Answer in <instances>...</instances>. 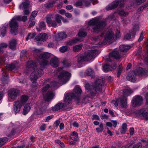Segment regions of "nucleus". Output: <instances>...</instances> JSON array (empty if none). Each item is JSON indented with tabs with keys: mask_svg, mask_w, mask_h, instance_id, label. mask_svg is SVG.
I'll list each match as a JSON object with an SVG mask.
<instances>
[{
	"mask_svg": "<svg viewBox=\"0 0 148 148\" xmlns=\"http://www.w3.org/2000/svg\"><path fill=\"white\" fill-rule=\"evenodd\" d=\"M47 39V38H35V40L37 41L44 42Z\"/></svg>",
	"mask_w": 148,
	"mask_h": 148,
	"instance_id": "44",
	"label": "nucleus"
},
{
	"mask_svg": "<svg viewBox=\"0 0 148 148\" xmlns=\"http://www.w3.org/2000/svg\"><path fill=\"white\" fill-rule=\"evenodd\" d=\"M7 138L6 137L0 138V147L2 146L7 141Z\"/></svg>",
	"mask_w": 148,
	"mask_h": 148,
	"instance_id": "41",
	"label": "nucleus"
},
{
	"mask_svg": "<svg viewBox=\"0 0 148 148\" xmlns=\"http://www.w3.org/2000/svg\"><path fill=\"white\" fill-rule=\"evenodd\" d=\"M119 4V1H116L113 2L108 5L107 7V10H110L115 8Z\"/></svg>",
	"mask_w": 148,
	"mask_h": 148,
	"instance_id": "22",
	"label": "nucleus"
},
{
	"mask_svg": "<svg viewBox=\"0 0 148 148\" xmlns=\"http://www.w3.org/2000/svg\"><path fill=\"white\" fill-rule=\"evenodd\" d=\"M49 87V85L47 84L43 87L41 90L44 98L47 101H49L52 99L54 95L53 92L51 91H48L46 93Z\"/></svg>",
	"mask_w": 148,
	"mask_h": 148,
	"instance_id": "9",
	"label": "nucleus"
},
{
	"mask_svg": "<svg viewBox=\"0 0 148 148\" xmlns=\"http://www.w3.org/2000/svg\"><path fill=\"white\" fill-rule=\"evenodd\" d=\"M65 15L66 17L68 18H70L72 17V15L71 14L69 13H66Z\"/></svg>",
	"mask_w": 148,
	"mask_h": 148,
	"instance_id": "60",
	"label": "nucleus"
},
{
	"mask_svg": "<svg viewBox=\"0 0 148 148\" xmlns=\"http://www.w3.org/2000/svg\"><path fill=\"white\" fill-rule=\"evenodd\" d=\"M53 115H50L47 116L45 120V122H48L51 119H52L53 118Z\"/></svg>",
	"mask_w": 148,
	"mask_h": 148,
	"instance_id": "59",
	"label": "nucleus"
},
{
	"mask_svg": "<svg viewBox=\"0 0 148 148\" xmlns=\"http://www.w3.org/2000/svg\"><path fill=\"white\" fill-rule=\"evenodd\" d=\"M146 0H136V3L138 5H140L145 2Z\"/></svg>",
	"mask_w": 148,
	"mask_h": 148,
	"instance_id": "53",
	"label": "nucleus"
},
{
	"mask_svg": "<svg viewBox=\"0 0 148 148\" xmlns=\"http://www.w3.org/2000/svg\"><path fill=\"white\" fill-rule=\"evenodd\" d=\"M46 127V125L45 124L42 125L40 127V129L42 131H44L45 130Z\"/></svg>",
	"mask_w": 148,
	"mask_h": 148,
	"instance_id": "62",
	"label": "nucleus"
},
{
	"mask_svg": "<svg viewBox=\"0 0 148 148\" xmlns=\"http://www.w3.org/2000/svg\"><path fill=\"white\" fill-rule=\"evenodd\" d=\"M36 33H29L28 34V35L27 37H34L36 36Z\"/></svg>",
	"mask_w": 148,
	"mask_h": 148,
	"instance_id": "56",
	"label": "nucleus"
},
{
	"mask_svg": "<svg viewBox=\"0 0 148 148\" xmlns=\"http://www.w3.org/2000/svg\"><path fill=\"white\" fill-rule=\"evenodd\" d=\"M68 49V47L67 46H62L59 49V51L62 53H64L66 52Z\"/></svg>",
	"mask_w": 148,
	"mask_h": 148,
	"instance_id": "43",
	"label": "nucleus"
},
{
	"mask_svg": "<svg viewBox=\"0 0 148 148\" xmlns=\"http://www.w3.org/2000/svg\"><path fill=\"white\" fill-rule=\"evenodd\" d=\"M118 13L121 16H125L127 15L128 13L127 12H125L123 10L120 11H119Z\"/></svg>",
	"mask_w": 148,
	"mask_h": 148,
	"instance_id": "48",
	"label": "nucleus"
},
{
	"mask_svg": "<svg viewBox=\"0 0 148 148\" xmlns=\"http://www.w3.org/2000/svg\"><path fill=\"white\" fill-rule=\"evenodd\" d=\"M22 106L23 104L19 101H15L13 105L12 112L15 114L19 113Z\"/></svg>",
	"mask_w": 148,
	"mask_h": 148,
	"instance_id": "10",
	"label": "nucleus"
},
{
	"mask_svg": "<svg viewBox=\"0 0 148 148\" xmlns=\"http://www.w3.org/2000/svg\"><path fill=\"white\" fill-rule=\"evenodd\" d=\"M59 13L62 15L65 14H66L65 10L63 9L60 10L59 11Z\"/></svg>",
	"mask_w": 148,
	"mask_h": 148,
	"instance_id": "64",
	"label": "nucleus"
},
{
	"mask_svg": "<svg viewBox=\"0 0 148 148\" xmlns=\"http://www.w3.org/2000/svg\"><path fill=\"white\" fill-rule=\"evenodd\" d=\"M8 27V25L5 24L2 27H0V36H5L6 34V31Z\"/></svg>",
	"mask_w": 148,
	"mask_h": 148,
	"instance_id": "17",
	"label": "nucleus"
},
{
	"mask_svg": "<svg viewBox=\"0 0 148 148\" xmlns=\"http://www.w3.org/2000/svg\"><path fill=\"white\" fill-rule=\"evenodd\" d=\"M88 24L89 26L91 27L94 31L96 32L100 31L106 25L105 22H99L96 19H93L90 21Z\"/></svg>",
	"mask_w": 148,
	"mask_h": 148,
	"instance_id": "7",
	"label": "nucleus"
},
{
	"mask_svg": "<svg viewBox=\"0 0 148 148\" xmlns=\"http://www.w3.org/2000/svg\"><path fill=\"white\" fill-rule=\"evenodd\" d=\"M109 56L110 57L114 58L116 59H119L121 57V56L119 54L118 52L116 51H114L110 53Z\"/></svg>",
	"mask_w": 148,
	"mask_h": 148,
	"instance_id": "23",
	"label": "nucleus"
},
{
	"mask_svg": "<svg viewBox=\"0 0 148 148\" xmlns=\"http://www.w3.org/2000/svg\"><path fill=\"white\" fill-rule=\"evenodd\" d=\"M139 26L138 25H136L134 26L133 28V31L131 33V36H134L136 34V32L138 31Z\"/></svg>",
	"mask_w": 148,
	"mask_h": 148,
	"instance_id": "31",
	"label": "nucleus"
},
{
	"mask_svg": "<svg viewBox=\"0 0 148 148\" xmlns=\"http://www.w3.org/2000/svg\"><path fill=\"white\" fill-rule=\"evenodd\" d=\"M35 18H32V17H30L29 19V26L30 27H32L34 26L35 24V22L34 21Z\"/></svg>",
	"mask_w": 148,
	"mask_h": 148,
	"instance_id": "38",
	"label": "nucleus"
},
{
	"mask_svg": "<svg viewBox=\"0 0 148 148\" xmlns=\"http://www.w3.org/2000/svg\"><path fill=\"white\" fill-rule=\"evenodd\" d=\"M53 36L55 37H66L70 36L66 35L64 32H60L57 34L54 33Z\"/></svg>",
	"mask_w": 148,
	"mask_h": 148,
	"instance_id": "29",
	"label": "nucleus"
},
{
	"mask_svg": "<svg viewBox=\"0 0 148 148\" xmlns=\"http://www.w3.org/2000/svg\"><path fill=\"white\" fill-rule=\"evenodd\" d=\"M82 91L80 88L78 87H75L74 89L73 93H68L65 95L64 99L65 104L63 103H58L52 107V109L53 110L57 111L63 108L65 105L69 104L71 103L72 99H78Z\"/></svg>",
	"mask_w": 148,
	"mask_h": 148,
	"instance_id": "2",
	"label": "nucleus"
},
{
	"mask_svg": "<svg viewBox=\"0 0 148 148\" xmlns=\"http://www.w3.org/2000/svg\"><path fill=\"white\" fill-rule=\"evenodd\" d=\"M112 103L115 107L119 106L120 109L121 111H123V109L127 108V100L126 97L122 96L117 100H113Z\"/></svg>",
	"mask_w": 148,
	"mask_h": 148,
	"instance_id": "8",
	"label": "nucleus"
},
{
	"mask_svg": "<svg viewBox=\"0 0 148 148\" xmlns=\"http://www.w3.org/2000/svg\"><path fill=\"white\" fill-rule=\"evenodd\" d=\"M143 99L141 97L136 96L134 97L132 101V106L134 107L138 106L143 103Z\"/></svg>",
	"mask_w": 148,
	"mask_h": 148,
	"instance_id": "13",
	"label": "nucleus"
},
{
	"mask_svg": "<svg viewBox=\"0 0 148 148\" xmlns=\"http://www.w3.org/2000/svg\"><path fill=\"white\" fill-rule=\"evenodd\" d=\"M51 36L49 34H47L45 33H40L38 37H48Z\"/></svg>",
	"mask_w": 148,
	"mask_h": 148,
	"instance_id": "49",
	"label": "nucleus"
},
{
	"mask_svg": "<svg viewBox=\"0 0 148 148\" xmlns=\"http://www.w3.org/2000/svg\"><path fill=\"white\" fill-rule=\"evenodd\" d=\"M87 33L84 31L82 30H79L77 35L79 37H85L86 36Z\"/></svg>",
	"mask_w": 148,
	"mask_h": 148,
	"instance_id": "35",
	"label": "nucleus"
},
{
	"mask_svg": "<svg viewBox=\"0 0 148 148\" xmlns=\"http://www.w3.org/2000/svg\"><path fill=\"white\" fill-rule=\"evenodd\" d=\"M142 145L140 143H138L136 145L134 146L133 148H141Z\"/></svg>",
	"mask_w": 148,
	"mask_h": 148,
	"instance_id": "57",
	"label": "nucleus"
},
{
	"mask_svg": "<svg viewBox=\"0 0 148 148\" xmlns=\"http://www.w3.org/2000/svg\"><path fill=\"white\" fill-rule=\"evenodd\" d=\"M27 17L25 16H16L14 17L10 21L9 26L11 28L10 33L13 36L16 35L18 33V25L17 21H22L25 22L27 21Z\"/></svg>",
	"mask_w": 148,
	"mask_h": 148,
	"instance_id": "5",
	"label": "nucleus"
},
{
	"mask_svg": "<svg viewBox=\"0 0 148 148\" xmlns=\"http://www.w3.org/2000/svg\"><path fill=\"white\" fill-rule=\"evenodd\" d=\"M82 47V45L81 44L75 45L73 47V50L75 52H77L81 50Z\"/></svg>",
	"mask_w": 148,
	"mask_h": 148,
	"instance_id": "30",
	"label": "nucleus"
},
{
	"mask_svg": "<svg viewBox=\"0 0 148 148\" xmlns=\"http://www.w3.org/2000/svg\"><path fill=\"white\" fill-rule=\"evenodd\" d=\"M30 50L31 52H33L34 53L39 51V50L36 49L34 47L31 48L30 49Z\"/></svg>",
	"mask_w": 148,
	"mask_h": 148,
	"instance_id": "52",
	"label": "nucleus"
},
{
	"mask_svg": "<svg viewBox=\"0 0 148 148\" xmlns=\"http://www.w3.org/2000/svg\"><path fill=\"white\" fill-rule=\"evenodd\" d=\"M62 18V16L58 14L55 16L54 19L52 15H48L46 21L47 23L49 25H51L53 27H56L60 25L61 23V19Z\"/></svg>",
	"mask_w": 148,
	"mask_h": 148,
	"instance_id": "6",
	"label": "nucleus"
},
{
	"mask_svg": "<svg viewBox=\"0 0 148 148\" xmlns=\"http://www.w3.org/2000/svg\"><path fill=\"white\" fill-rule=\"evenodd\" d=\"M134 128H130V134L131 135H132L134 133Z\"/></svg>",
	"mask_w": 148,
	"mask_h": 148,
	"instance_id": "63",
	"label": "nucleus"
},
{
	"mask_svg": "<svg viewBox=\"0 0 148 148\" xmlns=\"http://www.w3.org/2000/svg\"><path fill=\"white\" fill-rule=\"evenodd\" d=\"M28 99V96L25 95H23L21 97V101H19L21 102L23 105L24 103L27 102Z\"/></svg>",
	"mask_w": 148,
	"mask_h": 148,
	"instance_id": "36",
	"label": "nucleus"
},
{
	"mask_svg": "<svg viewBox=\"0 0 148 148\" xmlns=\"http://www.w3.org/2000/svg\"><path fill=\"white\" fill-rule=\"evenodd\" d=\"M136 75L133 73H132V75L129 73L127 77V78L131 82H134L136 81Z\"/></svg>",
	"mask_w": 148,
	"mask_h": 148,
	"instance_id": "28",
	"label": "nucleus"
},
{
	"mask_svg": "<svg viewBox=\"0 0 148 148\" xmlns=\"http://www.w3.org/2000/svg\"><path fill=\"white\" fill-rule=\"evenodd\" d=\"M127 129V125L125 123H123L122 125V129L121 132L122 133H124Z\"/></svg>",
	"mask_w": 148,
	"mask_h": 148,
	"instance_id": "42",
	"label": "nucleus"
},
{
	"mask_svg": "<svg viewBox=\"0 0 148 148\" xmlns=\"http://www.w3.org/2000/svg\"><path fill=\"white\" fill-rule=\"evenodd\" d=\"M60 72L59 75L58 76V82H52L51 84V86L52 87H55L59 84L62 85L66 83L70 79L71 76V73L66 71L62 70L61 69L58 70Z\"/></svg>",
	"mask_w": 148,
	"mask_h": 148,
	"instance_id": "4",
	"label": "nucleus"
},
{
	"mask_svg": "<svg viewBox=\"0 0 148 148\" xmlns=\"http://www.w3.org/2000/svg\"><path fill=\"white\" fill-rule=\"evenodd\" d=\"M147 70L144 69L140 67L136 70L135 73L138 75H145L147 74Z\"/></svg>",
	"mask_w": 148,
	"mask_h": 148,
	"instance_id": "21",
	"label": "nucleus"
},
{
	"mask_svg": "<svg viewBox=\"0 0 148 148\" xmlns=\"http://www.w3.org/2000/svg\"><path fill=\"white\" fill-rule=\"evenodd\" d=\"M76 4L79 6H88L90 5V3L86 1L85 0H78L76 3Z\"/></svg>",
	"mask_w": 148,
	"mask_h": 148,
	"instance_id": "18",
	"label": "nucleus"
},
{
	"mask_svg": "<svg viewBox=\"0 0 148 148\" xmlns=\"http://www.w3.org/2000/svg\"><path fill=\"white\" fill-rule=\"evenodd\" d=\"M122 67L120 65L119 66V68L117 74L118 77H119L122 72Z\"/></svg>",
	"mask_w": 148,
	"mask_h": 148,
	"instance_id": "50",
	"label": "nucleus"
},
{
	"mask_svg": "<svg viewBox=\"0 0 148 148\" xmlns=\"http://www.w3.org/2000/svg\"><path fill=\"white\" fill-rule=\"evenodd\" d=\"M31 105L30 103H27L24 106L22 111V114L24 115L27 114L30 111L31 109Z\"/></svg>",
	"mask_w": 148,
	"mask_h": 148,
	"instance_id": "15",
	"label": "nucleus"
},
{
	"mask_svg": "<svg viewBox=\"0 0 148 148\" xmlns=\"http://www.w3.org/2000/svg\"><path fill=\"white\" fill-rule=\"evenodd\" d=\"M16 66V65L15 64H8L6 66L10 70H12L15 68Z\"/></svg>",
	"mask_w": 148,
	"mask_h": 148,
	"instance_id": "45",
	"label": "nucleus"
},
{
	"mask_svg": "<svg viewBox=\"0 0 148 148\" xmlns=\"http://www.w3.org/2000/svg\"><path fill=\"white\" fill-rule=\"evenodd\" d=\"M50 64L54 67H57L59 64V60L58 58L56 57L52 58L51 60Z\"/></svg>",
	"mask_w": 148,
	"mask_h": 148,
	"instance_id": "19",
	"label": "nucleus"
},
{
	"mask_svg": "<svg viewBox=\"0 0 148 148\" xmlns=\"http://www.w3.org/2000/svg\"><path fill=\"white\" fill-rule=\"evenodd\" d=\"M93 73V71L90 68H88V69L86 71V74L88 75H91Z\"/></svg>",
	"mask_w": 148,
	"mask_h": 148,
	"instance_id": "47",
	"label": "nucleus"
},
{
	"mask_svg": "<svg viewBox=\"0 0 148 148\" xmlns=\"http://www.w3.org/2000/svg\"><path fill=\"white\" fill-rule=\"evenodd\" d=\"M45 26V23L43 22H42L39 24L38 27H37V30L38 31H40L41 29H44Z\"/></svg>",
	"mask_w": 148,
	"mask_h": 148,
	"instance_id": "33",
	"label": "nucleus"
},
{
	"mask_svg": "<svg viewBox=\"0 0 148 148\" xmlns=\"http://www.w3.org/2000/svg\"><path fill=\"white\" fill-rule=\"evenodd\" d=\"M16 41L15 40H12L9 43L10 48L12 49H14L16 48Z\"/></svg>",
	"mask_w": 148,
	"mask_h": 148,
	"instance_id": "32",
	"label": "nucleus"
},
{
	"mask_svg": "<svg viewBox=\"0 0 148 148\" xmlns=\"http://www.w3.org/2000/svg\"><path fill=\"white\" fill-rule=\"evenodd\" d=\"M116 67V66H114L113 67H112L106 64L104 66L103 70L105 72H108L110 71H111L112 70L115 69Z\"/></svg>",
	"mask_w": 148,
	"mask_h": 148,
	"instance_id": "24",
	"label": "nucleus"
},
{
	"mask_svg": "<svg viewBox=\"0 0 148 148\" xmlns=\"http://www.w3.org/2000/svg\"><path fill=\"white\" fill-rule=\"evenodd\" d=\"M130 48L131 46L128 45H122L119 47L120 51L123 52L127 51Z\"/></svg>",
	"mask_w": 148,
	"mask_h": 148,
	"instance_id": "26",
	"label": "nucleus"
},
{
	"mask_svg": "<svg viewBox=\"0 0 148 148\" xmlns=\"http://www.w3.org/2000/svg\"><path fill=\"white\" fill-rule=\"evenodd\" d=\"M55 3V2H53L52 3H49L46 4L45 7L47 9L53 7V4Z\"/></svg>",
	"mask_w": 148,
	"mask_h": 148,
	"instance_id": "46",
	"label": "nucleus"
},
{
	"mask_svg": "<svg viewBox=\"0 0 148 148\" xmlns=\"http://www.w3.org/2000/svg\"><path fill=\"white\" fill-rule=\"evenodd\" d=\"M82 40H79L78 38H76L75 39H72L69 40L66 42V44L68 45L72 46L76 43L78 42H81Z\"/></svg>",
	"mask_w": 148,
	"mask_h": 148,
	"instance_id": "25",
	"label": "nucleus"
},
{
	"mask_svg": "<svg viewBox=\"0 0 148 148\" xmlns=\"http://www.w3.org/2000/svg\"><path fill=\"white\" fill-rule=\"evenodd\" d=\"M63 38H55V40L57 42H59V41L62 40L63 39Z\"/></svg>",
	"mask_w": 148,
	"mask_h": 148,
	"instance_id": "61",
	"label": "nucleus"
},
{
	"mask_svg": "<svg viewBox=\"0 0 148 148\" xmlns=\"http://www.w3.org/2000/svg\"><path fill=\"white\" fill-rule=\"evenodd\" d=\"M103 84V80L101 79L97 80L93 85V89L96 92L101 91Z\"/></svg>",
	"mask_w": 148,
	"mask_h": 148,
	"instance_id": "11",
	"label": "nucleus"
},
{
	"mask_svg": "<svg viewBox=\"0 0 148 148\" xmlns=\"http://www.w3.org/2000/svg\"><path fill=\"white\" fill-rule=\"evenodd\" d=\"M70 137L73 140L77 141L78 140V134L75 131H74L70 134Z\"/></svg>",
	"mask_w": 148,
	"mask_h": 148,
	"instance_id": "27",
	"label": "nucleus"
},
{
	"mask_svg": "<svg viewBox=\"0 0 148 148\" xmlns=\"http://www.w3.org/2000/svg\"><path fill=\"white\" fill-rule=\"evenodd\" d=\"M26 72L28 73L30 71L31 73L29 76V78L35 87V89H36V87L38 85L36 82L37 80L43 74L42 69H40L36 66L35 63L32 61L28 62L27 63V66L26 68Z\"/></svg>",
	"mask_w": 148,
	"mask_h": 148,
	"instance_id": "1",
	"label": "nucleus"
},
{
	"mask_svg": "<svg viewBox=\"0 0 148 148\" xmlns=\"http://www.w3.org/2000/svg\"><path fill=\"white\" fill-rule=\"evenodd\" d=\"M55 142L60 145L62 147H64V146L63 143L60 140H55Z\"/></svg>",
	"mask_w": 148,
	"mask_h": 148,
	"instance_id": "55",
	"label": "nucleus"
},
{
	"mask_svg": "<svg viewBox=\"0 0 148 148\" xmlns=\"http://www.w3.org/2000/svg\"><path fill=\"white\" fill-rule=\"evenodd\" d=\"M138 114L141 116L143 117V118L147 120H148V112L147 109H141L138 112Z\"/></svg>",
	"mask_w": 148,
	"mask_h": 148,
	"instance_id": "14",
	"label": "nucleus"
},
{
	"mask_svg": "<svg viewBox=\"0 0 148 148\" xmlns=\"http://www.w3.org/2000/svg\"><path fill=\"white\" fill-rule=\"evenodd\" d=\"M99 127L96 128V130L97 132L98 133L101 132L104 129L103 124L101 123L99 124Z\"/></svg>",
	"mask_w": 148,
	"mask_h": 148,
	"instance_id": "37",
	"label": "nucleus"
},
{
	"mask_svg": "<svg viewBox=\"0 0 148 148\" xmlns=\"http://www.w3.org/2000/svg\"><path fill=\"white\" fill-rule=\"evenodd\" d=\"M92 119L95 120H99V117L97 115H93L92 116Z\"/></svg>",
	"mask_w": 148,
	"mask_h": 148,
	"instance_id": "54",
	"label": "nucleus"
},
{
	"mask_svg": "<svg viewBox=\"0 0 148 148\" xmlns=\"http://www.w3.org/2000/svg\"><path fill=\"white\" fill-rule=\"evenodd\" d=\"M132 92V91L130 89L124 90L123 91V97H126Z\"/></svg>",
	"mask_w": 148,
	"mask_h": 148,
	"instance_id": "34",
	"label": "nucleus"
},
{
	"mask_svg": "<svg viewBox=\"0 0 148 148\" xmlns=\"http://www.w3.org/2000/svg\"><path fill=\"white\" fill-rule=\"evenodd\" d=\"M114 35V34L112 30L110 29L106 33L105 37H112Z\"/></svg>",
	"mask_w": 148,
	"mask_h": 148,
	"instance_id": "39",
	"label": "nucleus"
},
{
	"mask_svg": "<svg viewBox=\"0 0 148 148\" xmlns=\"http://www.w3.org/2000/svg\"><path fill=\"white\" fill-rule=\"evenodd\" d=\"M116 38H105L102 42V44L105 45L107 43L111 44L115 40Z\"/></svg>",
	"mask_w": 148,
	"mask_h": 148,
	"instance_id": "20",
	"label": "nucleus"
},
{
	"mask_svg": "<svg viewBox=\"0 0 148 148\" xmlns=\"http://www.w3.org/2000/svg\"><path fill=\"white\" fill-rule=\"evenodd\" d=\"M72 125L73 126L76 127H78L79 124L76 121H74L73 122Z\"/></svg>",
	"mask_w": 148,
	"mask_h": 148,
	"instance_id": "58",
	"label": "nucleus"
},
{
	"mask_svg": "<svg viewBox=\"0 0 148 148\" xmlns=\"http://www.w3.org/2000/svg\"><path fill=\"white\" fill-rule=\"evenodd\" d=\"M37 14V11H34L32 13L31 16L30 17H32V18H35Z\"/></svg>",
	"mask_w": 148,
	"mask_h": 148,
	"instance_id": "51",
	"label": "nucleus"
},
{
	"mask_svg": "<svg viewBox=\"0 0 148 148\" xmlns=\"http://www.w3.org/2000/svg\"><path fill=\"white\" fill-rule=\"evenodd\" d=\"M19 95V90L14 88L10 90L8 92L9 98L13 100L16 99L17 97Z\"/></svg>",
	"mask_w": 148,
	"mask_h": 148,
	"instance_id": "12",
	"label": "nucleus"
},
{
	"mask_svg": "<svg viewBox=\"0 0 148 148\" xmlns=\"http://www.w3.org/2000/svg\"><path fill=\"white\" fill-rule=\"evenodd\" d=\"M8 45L5 43H2L0 44V52H2L3 51V49L6 48Z\"/></svg>",
	"mask_w": 148,
	"mask_h": 148,
	"instance_id": "40",
	"label": "nucleus"
},
{
	"mask_svg": "<svg viewBox=\"0 0 148 148\" xmlns=\"http://www.w3.org/2000/svg\"><path fill=\"white\" fill-rule=\"evenodd\" d=\"M51 54L49 53H45L41 55L40 56V58L41 59L44 60L42 64L43 65H45L47 63V60H45L46 59H47L49 58L51 56Z\"/></svg>",
	"mask_w": 148,
	"mask_h": 148,
	"instance_id": "16",
	"label": "nucleus"
},
{
	"mask_svg": "<svg viewBox=\"0 0 148 148\" xmlns=\"http://www.w3.org/2000/svg\"><path fill=\"white\" fill-rule=\"evenodd\" d=\"M98 53L97 49L93 47L84 53L78 55L75 58L79 62L83 61H88L95 58Z\"/></svg>",
	"mask_w": 148,
	"mask_h": 148,
	"instance_id": "3",
	"label": "nucleus"
}]
</instances>
